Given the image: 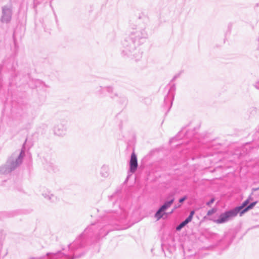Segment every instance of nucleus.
<instances>
[{
	"instance_id": "obj_3",
	"label": "nucleus",
	"mask_w": 259,
	"mask_h": 259,
	"mask_svg": "<svg viewBox=\"0 0 259 259\" xmlns=\"http://www.w3.org/2000/svg\"><path fill=\"white\" fill-rule=\"evenodd\" d=\"M130 171L134 173L136 171L138 167L137 158L136 154L133 152L130 161Z\"/></svg>"
},
{
	"instance_id": "obj_1",
	"label": "nucleus",
	"mask_w": 259,
	"mask_h": 259,
	"mask_svg": "<svg viewBox=\"0 0 259 259\" xmlns=\"http://www.w3.org/2000/svg\"><path fill=\"white\" fill-rule=\"evenodd\" d=\"M237 213L235 209L231 210L230 211H226L222 213L218 219L216 220L214 222L217 224H222L228 221L230 218L235 217Z\"/></svg>"
},
{
	"instance_id": "obj_9",
	"label": "nucleus",
	"mask_w": 259,
	"mask_h": 259,
	"mask_svg": "<svg viewBox=\"0 0 259 259\" xmlns=\"http://www.w3.org/2000/svg\"><path fill=\"white\" fill-rule=\"evenodd\" d=\"M194 214V211H192L190 212V214L189 216L187 218V219L188 221H189L190 222L191 221Z\"/></svg>"
},
{
	"instance_id": "obj_5",
	"label": "nucleus",
	"mask_w": 259,
	"mask_h": 259,
	"mask_svg": "<svg viewBox=\"0 0 259 259\" xmlns=\"http://www.w3.org/2000/svg\"><path fill=\"white\" fill-rule=\"evenodd\" d=\"M249 202V199H247L244 201L241 206L236 207L234 208L235 210L238 213L241 210H242L244 207H245Z\"/></svg>"
},
{
	"instance_id": "obj_8",
	"label": "nucleus",
	"mask_w": 259,
	"mask_h": 259,
	"mask_svg": "<svg viewBox=\"0 0 259 259\" xmlns=\"http://www.w3.org/2000/svg\"><path fill=\"white\" fill-rule=\"evenodd\" d=\"M217 211V209L215 208H213L210 210H209L207 212V214L208 215H212V214L215 213Z\"/></svg>"
},
{
	"instance_id": "obj_2",
	"label": "nucleus",
	"mask_w": 259,
	"mask_h": 259,
	"mask_svg": "<svg viewBox=\"0 0 259 259\" xmlns=\"http://www.w3.org/2000/svg\"><path fill=\"white\" fill-rule=\"evenodd\" d=\"M174 201V199H172L171 200L166 202L155 213V217L157 219V220H159L161 219L165 214L164 211L170 207L171 205Z\"/></svg>"
},
{
	"instance_id": "obj_11",
	"label": "nucleus",
	"mask_w": 259,
	"mask_h": 259,
	"mask_svg": "<svg viewBox=\"0 0 259 259\" xmlns=\"http://www.w3.org/2000/svg\"><path fill=\"white\" fill-rule=\"evenodd\" d=\"M187 198V197L186 196H184V197L181 198L180 200H179V202L180 203H182L184 200H185Z\"/></svg>"
},
{
	"instance_id": "obj_6",
	"label": "nucleus",
	"mask_w": 259,
	"mask_h": 259,
	"mask_svg": "<svg viewBox=\"0 0 259 259\" xmlns=\"http://www.w3.org/2000/svg\"><path fill=\"white\" fill-rule=\"evenodd\" d=\"M256 203V201L251 203L250 204H249L248 206L246 207L244 209L240 211V215L241 216L245 212L247 211L249 209H252Z\"/></svg>"
},
{
	"instance_id": "obj_4",
	"label": "nucleus",
	"mask_w": 259,
	"mask_h": 259,
	"mask_svg": "<svg viewBox=\"0 0 259 259\" xmlns=\"http://www.w3.org/2000/svg\"><path fill=\"white\" fill-rule=\"evenodd\" d=\"M22 159L19 156L18 158L15 160L13 158H11L9 160V163L11 169L15 168L17 165L21 163Z\"/></svg>"
},
{
	"instance_id": "obj_10",
	"label": "nucleus",
	"mask_w": 259,
	"mask_h": 259,
	"mask_svg": "<svg viewBox=\"0 0 259 259\" xmlns=\"http://www.w3.org/2000/svg\"><path fill=\"white\" fill-rule=\"evenodd\" d=\"M214 200H214V198H211V199L210 200V201H209L208 202H207L206 203V205H207V206H210L211 205V204H212V203L214 202Z\"/></svg>"
},
{
	"instance_id": "obj_7",
	"label": "nucleus",
	"mask_w": 259,
	"mask_h": 259,
	"mask_svg": "<svg viewBox=\"0 0 259 259\" xmlns=\"http://www.w3.org/2000/svg\"><path fill=\"white\" fill-rule=\"evenodd\" d=\"M189 222H190L189 221H188L187 219L182 223H181L179 226H178L176 228V230L178 231L180 230L182 228H183L186 225H187Z\"/></svg>"
}]
</instances>
